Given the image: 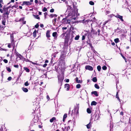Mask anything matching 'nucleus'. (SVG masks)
I'll use <instances>...</instances> for the list:
<instances>
[{
    "label": "nucleus",
    "mask_w": 131,
    "mask_h": 131,
    "mask_svg": "<svg viewBox=\"0 0 131 131\" xmlns=\"http://www.w3.org/2000/svg\"><path fill=\"white\" fill-rule=\"evenodd\" d=\"M102 69L103 70H106L107 69V67L105 66H104L102 67Z\"/></svg>",
    "instance_id": "nucleus-41"
},
{
    "label": "nucleus",
    "mask_w": 131,
    "mask_h": 131,
    "mask_svg": "<svg viewBox=\"0 0 131 131\" xmlns=\"http://www.w3.org/2000/svg\"><path fill=\"white\" fill-rule=\"evenodd\" d=\"M67 114L66 113H65L63 115V121L64 122L65 121V119L67 117Z\"/></svg>",
    "instance_id": "nucleus-15"
},
{
    "label": "nucleus",
    "mask_w": 131,
    "mask_h": 131,
    "mask_svg": "<svg viewBox=\"0 0 131 131\" xmlns=\"http://www.w3.org/2000/svg\"><path fill=\"white\" fill-rule=\"evenodd\" d=\"M94 87H95L97 89H99L100 87L99 85L96 84H95L94 85Z\"/></svg>",
    "instance_id": "nucleus-27"
},
{
    "label": "nucleus",
    "mask_w": 131,
    "mask_h": 131,
    "mask_svg": "<svg viewBox=\"0 0 131 131\" xmlns=\"http://www.w3.org/2000/svg\"><path fill=\"white\" fill-rule=\"evenodd\" d=\"M56 18H55L53 19L52 20V23H53V25H55L56 24Z\"/></svg>",
    "instance_id": "nucleus-20"
},
{
    "label": "nucleus",
    "mask_w": 131,
    "mask_h": 131,
    "mask_svg": "<svg viewBox=\"0 0 131 131\" xmlns=\"http://www.w3.org/2000/svg\"><path fill=\"white\" fill-rule=\"evenodd\" d=\"M54 9H51L50 10V12L51 13H53L54 12Z\"/></svg>",
    "instance_id": "nucleus-54"
},
{
    "label": "nucleus",
    "mask_w": 131,
    "mask_h": 131,
    "mask_svg": "<svg viewBox=\"0 0 131 131\" xmlns=\"http://www.w3.org/2000/svg\"><path fill=\"white\" fill-rule=\"evenodd\" d=\"M58 82L60 86H61L63 80L64 78L62 75H58Z\"/></svg>",
    "instance_id": "nucleus-2"
},
{
    "label": "nucleus",
    "mask_w": 131,
    "mask_h": 131,
    "mask_svg": "<svg viewBox=\"0 0 131 131\" xmlns=\"http://www.w3.org/2000/svg\"><path fill=\"white\" fill-rule=\"evenodd\" d=\"M69 37H68L66 36L65 39V41L66 42H68V41Z\"/></svg>",
    "instance_id": "nucleus-35"
},
{
    "label": "nucleus",
    "mask_w": 131,
    "mask_h": 131,
    "mask_svg": "<svg viewBox=\"0 0 131 131\" xmlns=\"http://www.w3.org/2000/svg\"><path fill=\"white\" fill-rule=\"evenodd\" d=\"M69 81V79H67L66 80V82H68Z\"/></svg>",
    "instance_id": "nucleus-62"
},
{
    "label": "nucleus",
    "mask_w": 131,
    "mask_h": 131,
    "mask_svg": "<svg viewBox=\"0 0 131 131\" xmlns=\"http://www.w3.org/2000/svg\"><path fill=\"white\" fill-rule=\"evenodd\" d=\"M120 114L122 115H123V112H121L120 113Z\"/></svg>",
    "instance_id": "nucleus-64"
},
{
    "label": "nucleus",
    "mask_w": 131,
    "mask_h": 131,
    "mask_svg": "<svg viewBox=\"0 0 131 131\" xmlns=\"http://www.w3.org/2000/svg\"><path fill=\"white\" fill-rule=\"evenodd\" d=\"M11 46H12V45H11V44L10 43H8V47L9 48H11Z\"/></svg>",
    "instance_id": "nucleus-51"
},
{
    "label": "nucleus",
    "mask_w": 131,
    "mask_h": 131,
    "mask_svg": "<svg viewBox=\"0 0 131 131\" xmlns=\"http://www.w3.org/2000/svg\"><path fill=\"white\" fill-rule=\"evenodd\" d=\"M6 69L9 72H10L11 71V70L10 68L8 67H7L6 68Z\"/></svg>",
    "instance_id": "nucleus-36"
},
{
    "label": "nucleus",
    "mask_w": 131,
    "mask_h": 131,
    "mask_svg": "<svg viewBox=\"0 0 131 131\" xmlns=\"http://www.w3.org/2000/svg\"><path fill=\"white\" fill-rule=\"evenodd\" d=\"M12 78L11 77H8L7 80L9 81H10L12 79Z\"/></svg>",
    "instance_id": "nucleus-50"
},
{
    "label": "nucleus",
    "mask_w": 131,
    "mask_h": 131,
    "mask_svg": "<svg viewBox=\"0 0 131 131\" xmlns=\"http://www.w3.org/2000/svg\"><path fill=\"white\" fill-rule=\"evenodd\" d=\"M91 94H94L95 96H98L97 92L96 91H92L91 92Z\"/></svg>",
    "instance_id": "nucleus-12"
},
{
    "label": "nucleus",
    "mask_w": 131,
    "mask_h": 131,
    "mask_svg": "<svg viewBox=\"0 0 131 131\" xmlns=\"http://www.w3.org/2000/svg\"><path fill=\"white\" fill-rule=\"evenodd\" d=\"M115 16L116 17L122 21H124V20L123 19V16H120L118 14H117Z\"/></svg>",
    "instance_id": "nucleus-6"
},
{
    "label": "nucleus",
    "mask_w": 131,
    "mask_h": 131,
    "mask_svg": "<svg viewBox=\"0 0 131 131\" xmlns=\"http://www.w3.org/2000/svg\"><path fill=\"white\" fill-rule=\"evenodd\" d=\"M109 21V20H107L105 22V24H106L107 23H108Z\"/></svg>",
    "instance_id": "nucleus-61"
},
{
    "label": "nucleus",
    "mask_w": 131,
    "mask_h": 131,
    "mask_svg": "<svg viewBox=\"0 0 131 131\" xmlns=\"http://www.w3.org/2000/svg\"><path fill=\"white\" fill-rule=\"evenodd\" d=\"M32 4V3H31L29 1H23L22 2V3L21 5L23 6L25 5L27 6H29Z\"/></svg>",
    "instance_id": "nucleus-3"
},
{
    "label": "nucleus",
    "mask_w": 131,
    "mask_h": 131,
    "mask_svg": "<svg viewBox=\"0 0 131 131\" xmlns=\"http://www.w3.org/2000/svg\"><path fill=\"white\" fill-rule=\"evenodd\" d=\"M70 85L69 84H66L64 85V88L66 89L67 91H68L69 89Z\"/></svg>",
    "instance_id": "nucleus-8"
},
{
    "label": "nucleus",
    "mask_w": 131,
    "mask_h": 131,
    "mask_svg": "<svg viewBox=\"0 0 131 131\" xmlns=\"http://www.w3.org/2000/svg\"><path fill=\"white\" fill-rule=\"evenodd\" d=\"M14 66L16 68H18V65H14Z\"/></svg>",
    "instance_id": "nucleus-55"
},
{
    "label": "nucleus",
    "mask_w": 131,
    "mask_h": 131,
    "mask_svg": "<svg viewBox=\"0 0 131 131\" xmlns=\"http://www.w3.org/2000/svg\"><path fill=\"white\" fill-rule=\"evenodd\" d=\"M80 37V36L79 35H77L74 38V39L75 40H78L79 39Z\"/></svg>",
    "instance_id": "nucleus-25"
},
{
    "label": "nucleus",
    "mask_w": 131,
    "mask_h": 131,
    "mask_svg": "<svg viewBox=\"0 0 131 131\" xmlns=\"http://www.w3.org/2000/svg\"><path fill=\"white\" fill-rule=\"evenodd\" d=\"M3 61L5 63H7L8 62V60L6 59H4Z\"/></svg>",
    "instance_id": "nucleus-46"
},
{
    "label": "nucleus",
    "mask_w": 131,
    "mask_h": 131,
    "mask_svg": "<svg viewBox=\"0 0 131 131\" xmlns=\"http://www.w3.org/2000/svg\"><path fill=\"white\" fill-rule=\"evenodd\" d=\"M76 87L77 89L80 88L81 87V85L80 84H78L76 85Z\"/></svg>",
    "instance_id": "nucleus-39"
},
{
    "label": "nucleus",
    "mask_w": 131,
    "mask_h": 131,
    "mask_svg": "<svg viewBox=\"0 0 131 131\" xmlns=\"http://www.w3.org/2000/svg\"><path fill=\"white\" fill-rule=\"evenodd\" d=\"M91 125V124H90V123L89 124H88L86 125V127L88 128H90Z\"/></svg>",
    "instance_id": "nucleus-34"
},
{
    "label": "nucleus",
    "mask_w": 131,
    "mask_h": 131,
    "mask_svg": "<svg viewBox=\"0 0 131 131\" xmlns=\"http://www.w3.org/2000/svg\"><path fill=\"white\" fill-rule=\"evenodd\" d=\"M116 97L118 100L120 101V99H119L118 97V93L117 92L116 95Z\"/></svg>",
    "instance_id": "nucleus-29"
},
{
    "label": "nucleus",
    "mask_w": 131,
    "mask_h": 131,
    "mask_svg": "<svg viewBox=\"0 0 131 131\" xmlns=\"http://www.w3.org/2000/svg\"><path fill=\"white\" fill-rule=\"evenodd\" d=\"M92 81L94 82H96L97 81V78L96 77H94L92 79Z\"/></svg>",
    "instance_id": "nucleus-21"
},
{
    "label": "nucleus",
    "mask_w": 131,
    "mask_h": 131,
    "mask_svg": "<svg viewBox=\"0 0 131 131\" xmlns=\"http://www.w3.org/2000/svg\"><path fill=\"white\" fill-rule=\"evenodd\" d=\"M7 131V129L5 130V128L3 125H0V131Z\"/></svg>",
    "instance_id": "nucleus-7"
},
{
    "label": "nucleus",
    "mask_w": 131,
    "mask_h": 131,
    "mask_svg": "<svg viewBox=\"0 0 131 131\" xmlns=\"http://www.w3.org/2000/svg\"><path fill=\"white\" fill-rule=\"evenodd\" d=\"M47 9L45 7H44L43 9V12H46V11H47Z\"/></svg>",
    "instance_id": "nucleus-44"
},
{
    "label": "nucleus",
    "mask_w": 131,
    "mask_h": 131,
    "mask_svg": "<svg viewBox=\"0 0 131 131\" xmlns=\"http://www.w3.org/2000/svg\"><path fill=\"white\" fill-rule=\"evenodd\" d=\"M47 12H45L44 13V15L45 19H46V16L47 15Z\"/></svg>",
    "instance_id": "nucleus-48"
},
{
    "label": "nucleus",
    "mask_w": 131,
    "mask_h": 131,
    "mask_svg": "<svg viewBox=\"0 0 131 131\" xmlns=\"http://www.w3.org/2000/svg\"><path fill=\"white\" fill-rule=\"evenodd\" d=\"M100 30L99 29H98L97 30V32H96V34H98V35H99L100 34Z\"/></svg>",
    "instance_id": "nucleus-43"
},
{
    "label": "nucleus",
    "mask_w": 131,
    "mask_h": 131,
    "mask_svg": "<svg viewBox=\"0 0 131 131\" xmlns=\"http://www.w3.org/2000/svg\"><path fill=\"white\" fill-rule=\"evenodd\" d=\"M97 69L99 71H100L101 69V67L100 66H98L97 67Z\"/></svg>",
    "instance_id": "nucleus-26"
},
{
    "label": "nucleus",
    "mask_w": 131,
    "mask_h": 131,
    "mask_svg": "<svg viewBox=\"0 0 131 131\" xmlns=\"http://www.w3.org/2000/svg\"><path fill=\"white\" fill-rule=\"evenodd\" d=\"M36 31L35 30L33 33V35L34 37L35 38L36 37Z\"/></svg>",
    "instance_id": "nucleus-23"
},
{
    "label": "nucleus",
    "mask_w": 131,
    "mask_h": 131,
    "mask_svg": "<svg viewBox=\"0 0 131 131\" xmlns=\"http://www.w3.org/2000/svg\"><path fill=\"white\" fill-rule=\"evenodd\" d=\"M87 113L89 114H90L91 113V111L90 109L89 108L87 109Z\"/></svg>",
    "instance_id": "nucleus-30"
},
{
    "label": "nucleus",
    "mask_w": 131,
    "mask_h": 131,
    "mask_svg": "<svg viewBox=\"0 0 131 131\" xmlns=\"http://www.w3.org/2000/svg\"><path fill=\"white\" fill-rule=\"evenodd\" d=\"M47 99H48V100H49L50 99V98L49 96L48 95L47 96Z\"/></svg>",
    "instance_id": "nucleus-58"
},
{
    "label": "nucleus",
    "mask_w": 131,
    "mask_h": 131,
    "mask_svg": "<svg viewBox=\"0 0 131 131\" xmlns=\"http://www.w3.org/2000/svg\"><path fill=\"white\" fill-rule=\"evenodd\" d=\"M50 31L49 30H48L47 31L46 33V36L47 37L49 38L50 37Z\"/></svg>",
    "instance_id": "nucleus-10"
},
{
    "label": "nucleus",
    "mask_w": 131,
    "mask_h": 131,
    "mask_svg": "<svg viewBox=\"0 0 131 131\" xmlns=\"http://www.w3.org/2000/svg\"><path fill=\"white\" fill-rule=\"evenodd\" d=\"M97 104V103L95 101H93L92 102L91 105H95Z\"/></svg>",
    "instance_id": "nucleus-18"
},
{
    "label": "nucleus",
    "mask_w": 131,
    "mask_h": 131,
    "mask_svg": "<svg viewBox=\"0 0 131 131\" xmlns=\"http://www.w3.org/2000/svg\"><path fill=\"white\" fill-rule=\"evenodd\" d=\"M24 69L27 72H29V70L27 68L24 67Z\"/></svg>",
    "instance_id": "nucleus-28"
},
{
    "label": "nucleus",
    "mask_w": 131,
    "mask_h": 131,
    "mask_svg": "<svg viewBox=\"0 0 131 131\" xmlns=\"http://www.w3.org/2000/svg\"><path fill=\"white\" fill-rule=\"evenodd\" d=\"M16 56L18 58H19L20 60L24 61L25 60H26V59L24 58L19 53L17 54Z\"/></svg>",
    "instance_id": "nucleus-5"
},
{
    "label": "nucleus",
    "mask_w": 131,
    "mask_h": 131,
    "mask_svg": "<svg viewBox=\"0 0 131 131\" xmlns=\"http://www.w3.org/2000/svg\"><path fill=\"white\" fill-rule=\"evenodd\" d=\"M24 20V18L23 17L21 18H20L19 20V21H21L22 22Z\"/></svg>",
    "instance_id": "nucleus-38"
},
{
    "label": "nucleus",
    "mask_w": 131,
    "mask_h": 131,
    "mask_svg": "<svg viewBox=\"0 0 131 131\" xmlns=\"http://www.w3.org/2000/svg\"><path fill=\"white\" fill-rule=\"evenodd\" d=\"M90 47H91V48L92 49L93 48V47L92 46V44L91 43H89Z\"/></svg>",
    "instance_id": "nucleus-47"
},
{
    "label": "nucleus",
    "mask_w": 131,
    "mask_h": 131,
    "mask_svg": "<svg viewBox=\"0 0 131 131\" xmlns=\"http://www.w3.org/2000/svg\"><path fill=\"white\" fill-rule=\"evenodd\" d=\"M57 15H56V14H51L50 16V17L51 18H53V17H57Z\"/></svg>",
    "instance_id": "nucleus-19"
},
{
    "label": "nucleus",
    "mask_w": 131,
    "mask_h": 131,
    "mask_svg": "<svg viewBox=\"0 0 131 131\" xmlns=\"http://www.w3.org/2000/svg\"><path fill=\"white\" fill-rule=\"evenodd\" d=\"M105 14L106 15L110 14V12L109 11L105 10Z\"/></svg>",
    "instance_id": "nucleus-37"
},
{
    "label": "nucleus",
    "mask_w": 131,
    "mask_h": 131,
    "mask_svg": "<svg viewBox=\"0 0 131 131\" xmlns=\"http://www.w3.org/2000/svg\"><path fill=\"white\" fill-rule=\"evenodd\" d=\"M114 41L115 43H117L119 42V39L118 38H117L114 39Z\"/></svg>",
    "instance_id": "nucleus-32"
},
{
    "label": "nucleus",
    "mask_w": 131,
    "mask_h": 131,
    "mask_svg": "<svg viewBox=\"0 0 131 131\" xmlns=\"http://www.w3.org/2000/svg\"><path fill=\"white\" fill-rule=\"evenodd\" d=\"M6 23V20L5 19L3 20L2 21V23L3 25H5V23Z\"/></svg>",
    "instance_id": "nucleus-31"
},
{
    "label": "nucleus",
    "mask_w": 131,
    "mask_h": 131,
    "mask_svg": "<svg viewBox=\"0 0 131 131\" xmlns=\"http://www.w3.org/2000/svg\"><path fill=\"white\" fill-rule=\"evenodd\" d=\"M17 5H15L13 6V8L15 7V8H16L17 7Z\"/></svg>",
    "instance_id": "nucleus-59"
},
{
    "label": "nucleus",
    "mask_w": 131,
    "mask_h": 131,
    "mask_svg": "<svg viewBox=\"0 0 131 131\" xmlns=\"http://www.w3.org/2000/svg\"><path fill=\"white\" fill-rule=\"evenodd\" d=\"M89 4L91 5H93L94 4V3L92 1H90L89 2Z\"/></svg>",
    "instance_id": "nucleus-42"
},
{
    "label": "nucleus",
    "mask_w": 131,
    "mask_h": 131,
    "mask_svg": "<svg viewBox=\"0 0 131 131\" xmlns=\"http://www.w3.org/2000/svg\"><path fill=\"white\" fill-rule=\"evenodd\" d=\"M75 80L78 83H81L82 82V81L80 80H79L78 78V77L76 78L75 79Z\"/></svg>",
    "instance_id": "nucleus-11"
},
{
    "label": "nucleus",
    "mask_w": 131,
    "mask_h": 131,
    "mask_svg": "<svg viewBox=\"0 0 131 131\" xmlns=\"http://www.w3.org/2000/svg\"><path fill=\"white\" fill-rule=\"evenodd\" d=\"M68 9H71L72 8V7L71 6H70L69 5H68Z\"/></svg>",
    "instance_id": "nucleus-45"
},
{
    "label": "nucleus",
    "mask_w": 131,
    "mask_h": 131,
    "mask_svg": "<svg viewBox=\"0 0 131 131\" xmlns=\"http://www.w3.org/2000/svg\"><path fill=\"white\" fill-rule=\"evenodd\" d=\"M26 23V21H24V20L22 22V23L23 24H25Z\"/></svg>",
    "instance_id": "nucleus-63"
},
{
    "label": "nucleus",
    "mask_w": 131,
    "mask_h": 131,
    "mask_svg": "<svg viewBox=\"0 0 131 131\" xmlns=\"http://www.w3.org/2000/svg\"><path fill=\"white\" fill-rule=\"evenodd\" d=\"M29 84L28 83V82L27 81L25 82L24 84L26 86H28L29 85Z\"/></svg>",
    "instance_id": "nucleus-40"
},
{
    "label": "nucleus",
    "mask_w": 131,
    "mask_h": 131,
    "mask_svg": "<svg viewBox=\"0 0 131 131\" xmlns=\"http://www.w3.org/2000/svg\"><path fill=\"white\" fill-rule=\"evenodd\" d=\"M47 64L46 63H45L43 66V67H46L47 66Z\"/></svg>",
    "instance_id": "nucleus-57"
},
{
    "label": "nucleus",
    "mask_w": 131,
    "mask_h": 131,
    "mask_svg": "<svg viewBox=\"0 0 131 131\" xmlns=\"http://www.w3.org/2000/svg\"><path fill=\"white\" fill-rule=\"evenodd\" d=\"M10 43L13 48L15 47V44L14 40V41H11V43Z\"/></svg>",
    "instance_id": "nucleus-14"
},
{
    "label": "nucleus",
    "mask_w": 131,
    "mask_h": 131,
    "mask_svg": "<svg viewBox=\"0 0 131 131\" xmlns=\"http://www.w3.org/2000/svg\"><path fill=\"white\" fill-rule=\"evenodd\" d=\"M31 63L33 64H36L37 65H38L39 64L37 63H36L34 62H32Z\"/></svg>",
    "instance_id": "nucleus-53"
},
{
    "label": "nucleus",
    "mask_w": 131,
    "mask_h": 131,
    "mask_svg": "<svg viewBox=\"0 0 131 131\" xmlns=\"http://www.w3.org/2000/svg\"><path fill=\"white\" fill-rule=\"evenodd\" d=\"M82 21L83 23H84L85 24H87L88 23L89 21V20H84V19Z\"/></svg>",
    "instance_id": "nucleus-22"
},
{
    "label": "nucleus",
    "mask_w": 131,
    "mask_h": 131,
    "mask_svg": "<svg viewBox=\"0 0 131 131\" xmlns=\"http://www.w3.org/2000/svg\"><path fill=\"white\" fill-rule=\"evenodd\" d=\"M57 33L56 32H53L52 33V36L53 37H57Z\"/></svg>",
    "instance_id": "nucleus-24"
},
{
    "label": "nucleus",
    "mask_w": 131,
    "mask_h": 131,
    "mask_svg": "<svg viewBox=\"0 0 131 131\" xmlns=\"http://www.w3.org/2000/svg\"><path fill=\"white\" fill-rule=\"evenodd\" d=\"M85 68L86 70H88L90 71H92L93 70V67L89 65L86 66L85 67Z\"/></svg>",
    "instance_id": "nucleus-4"
},
{
    "label": "nucleus",
    "mask_w": 131,
    "mask_h": 131,
    "mask_svg": "<svg viewBox=\"0 0 131 131\" xmlns=\"http://www.w3.org/2000/svg\"><path fill=\"white\" fill-rule=\"evenodd\" d=\"M56 120V118L55 117H53L52 118L50 119V122H52Z\"/></svg>",
    "instance_id": "nucleus-17"
},
{
    "label": "nucleus",
    "mask_w": 131,
    "mask_h": 131,
    "mask_svg": "<svg viewBox=\"0 0 131 131\" xmlns=\"http://www.w3.org/2000/svg\"><path fill=\"white\" fill-rule=\"evenodd\" d=\"M22 89L25 92H27L28 91V90L26 88H25L24 87L22 88Z\"/></svg>",
    "instance_id": "nucleus-13"
},
{
    "label": "nucleus",
    "mask_w": 131,
    "mask_h": 131,
    "mask_svg": "<svg viewBox=\"0 0 131 131\" xmlns=\"http://www.w3.org/2000/svg\"><path fill=\"white\" fill-rule=\"evenodd\" d=\"M34 17L35 18L37 19H39L40 18L38 15H34Z\"/></svg>",
    "instance_id": "nucleus-33"
},
{
    "label": "nucleus",
    "mask_w": 131,
    "mask_h": 131,
    "mask_svg": "<svg viewBox=\"0 0 131 131\" xmlns=\"http://www.w3.org/2000/svg\"><path fill=\"white\" fill-rule=\"evenodd\" d=\"M40 26L41 28H43V24H41Z\"/></svg>",
    "instance_id": "nucleus-60"
},
{
    "label": "nucleus",
    "mask_w": 131,
    "mask_h": 131,
    "mask_svg": "<svg viewBox=\"0 0 131 131\" xmlns=\"http://www.w3.org/2000/svg\"><path fill=\"white\" fill-rule=\"evenodd\" d=\"M67 27H63L62 28V30H63L67 29Z\"/></svg>",
    "instance_id": "nucleus-56"
},
{
    "label": "nucleus",
    "mask_w": 131,
    "mask_h": 131,
    "mask_svg": "<svg viewBox=\"0 0 131 131\" xmlns=\"http://www.w3.org/2000/svg\"><path fill=\"white\" fill-rule=\"evenodd\" d=\"M39 26V25L38 24H37L35 26V27L36 28H38Z\"/></svg>",
    "instance_id": "nucleus-52"
},
{
    "label": "nucleus",
    "mask_w": 131,
    "mask_h": 131,
    "mask_svg": "<svg viewBox=\"0 0 131 131\" xmlns=\"http://www.w3.org/2000/svg\"><path fill=\"white\" fill-rule=\"evenodd\" d=\"M13 34V33L10 34V37L11 41H14V40Z\"/></svg>",
    "instance_id": "nucleus-16"
},
{
    "label": "nucleus",
    "mask_w": 131,
    "mask_h": 131,
    "mask_svg": "<svg viewBox=\"0 0 131 131\" xmlns=\"http://www.w3.org/2000/svg\"><path fill=\"white\" fill-rule=\"evenodd\" d=\"M78 9H76L75 11L73 10L69 12L67 16L70 19L67 20L65 18H63L62 20V23L65 24L68 22L70 23L68 21H70V20L74 19L75 20L77 19L78 16H79V14H78Z\"/></svg>",
    "instance_id": "nucleus-1"
},
{
    "label": "nucleus",
    "mask_w": 131,
    "mask_h": 131,
    "mask_svg": "<svg viewBox=\"0 0 131 131\" xmlns=\"http://www.w3.org/2000/svg\"><path fill=\"white\" fill-rule=\"evenodd\" d=\"M73 37H74V36L73 35V34H71L70 36V42H71L73 40Z\"/></svg>",
    "instance_id": "nucleus-9"
},
{
    "label": "nucleus",
    "mask_w": 131,
    "mask_h": 131,
    "mask_svg": "<svg viewBox=\"0 0 131 131\" xmlns=\"http://www.w3.org/2000/svg\"><path fill=\"white\" fill-rule=\"evenodd\" d=\"M85 36L84 35H83L82 36V40H83L85 39Z\"/></svg>",
    "instance_id": "nucleus-49"
}]
</instances>
